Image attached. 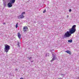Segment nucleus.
Returning a JSON list of instances; mask_svg holds the SVG:
<instances>
[{
	"label": "nucleus",
	"instance_id": "nucleus-14",
	"mask_svg": "<svg viewBox=\"0 0 79 79\" xmlns=\"http://www.w3.org/2000/svg\"><path fill=\"white\" fill-rule=\"evenodd\" d=\"M25 13H26V12H23L22 13V15H24V14H25Z\"/></svg>",
	"mask_w": 79,
	"mask_h": 79
},
{
	"label": "nucleus",
	"instance_id": "nucleus-19",
	"mask_svg": "<svg viewBox=\"0 0 79 79\" xmlns=\"http://www.w3.org/2000/svg\"><path fill=\"white\" fill-rule=\"evenodd\" d=\"M3 24H4V25H5V24H6V23H3Z\"/></svg>",
	"mask_w": 79,
	"mask_h": 79
},
{
	"label": "nucleus",
	"instance_id": "nucleus-20",
	"mask_svg": "<svg viewBox=\"0 0 79 79\" xmlns=\"http://www.w3.org/2000/svg\"><path fill=\"white\" fill-rule=\"evenodd\" d=\"M20 79H24V78H22V77H21Z\"/></svg>",
	"mask_w": 79,
	"mask_h": 79
},
{
	"label": "nucleus",
	"instance_id": "nucleus-10",
	"mask_svg": "<svg viewBox=\"0 0 79 79\" xmlns=\"http://www.w3.org/2000/svg\"><path fill=\"white\" fill-rule=\"evenodd\" d=\"M10 2H11L12 4L13 3H15V0H11L10 1Z\"/></svg>",
	"mask_w": 79,
	"mask_h": 79
},
{
	"label": "nucleus",
	"instance_id": "nucleus-12",
	"mask_svg": "<svg viewBox=\"0 0 79 79\" xmlns=\"http://www.w3.org/2000/svg\"><path fill=\"white\" fill-rule=\"evenodd\" d=\"M72 42V40H68V42H70V43H71Z\"/></svg>",
	"mask_w": 79,
	"mask_h": 79
},
{
	"label": "nucleus",
	"instance_id": "nucleus-15",
	"mask_svg": "<svg viewBox=\"0 0 79 79\" xmlns=\"http://www.w3.org/2000/svg\"><path fill=\"white\" fill-rule=\"evenodd\" d=\"M6 2H5V3H3V4H4V6H6Z\"/></svg>",
	"mask_w": 79,
	"mask_h": 79
},
{
	"label": "nucleus",
	"instance_id": "nucleus-13",
	"mask_svg": "<svg viewBox=\"0 0 79 79\" xmlns=\"http://www.w3.org/2000/svg\"><path fill=\"white\" fill-rule=\"evenodd\" d=\"M18 23H17L16 25H15V27L16 28H18Z\"/></svg>",
	"mask_w": 79,
	"mask_h": 79
},
{
	"label": "nucleus",
	"instance_id": "nucleus-1",
	"mask_svg": "<svg viewBox=\"0 0 79 79\" xmlns=\"http://www.w3.org/2000/svg\"><path fill=\"white\" fill-rule=\"evenodd\" d=\"M10 49V46L7 44H6L5 45V51L6 53H7Z\"/></svg>",
	"mask_w": 79,
	"mask_h": 79
},
{
	"label": "nucleus",
	"instance_id": "nucleus-16",
	"mask_svg": "<svg viewBox=\"0 0 79 79\" xmlns=\"http://www.w3.org/2000/svg\"><path fill=\"white\" fill-rule=\"evenodd\" d=\"M45 11H46V10L45 9L44 10L43 12V13H45Z\"/></svg>",
	"mask_w": 79,
	"mask_h": 79
},
{
	"label": "nucleus",
	"instance_id": "nucleus-2",
	"mask_svg": "<svg viewBox=\"0 0 79 79\" xmlns=\"http://www.w3.org/2000/svg\"><path fill=\"white\" fill-rule=\"evenodd\" d=\"M69 31H67V32L64 34V37H70L71 35V34Z\"/></svg>",
	"mask_w": 79,
	"mask_h": 79
},
{
	"label": "nucleus",
	"instance_id": "nucleus-8",
	"mask_svg": "<svg viewBox=\"0 0 79 79\" xmlns=\"http://www.w3.org/2000/svg\"><path fill=\"white\" fill-rule=\"evenodd\" d=\"M76 25H74L72 26V27L71 29H74V30L76 31Z\"/></svg>",
	"mask_w": 79,
	"mask_h": 79
},
{
	"label": "nucleus",
	"instance_id": "nucleus-4",
	"mask_svg": "<svg viewBox=\"0 0 79 79\" xmlns=\"http://www.w3.org/2000/svg\"><path fill=\"white\" fill-rule=\"evenodd\" d=\"M23 31L24 32H26L28 29V27L27 26H24L23 27Z\"/></svg>",
	"mask_w": 79,
	"mask_h": 79
},
{
	"label": "nucleus",
	"instance_id": "nucleus-7",
	"mask_svg": "<svg viewBox=\"0 0 79 79\" xmlns=\"http://www.w3.org/2000/svg\"><path fill=\"white\" fill-rule=\"evenodd\" d=\"M17 35L19 39H21V34H20L19 32H18L17 34Z\"/></svg>",
	"mask_w": 79,
	"mask_h": 79
},
{
	"label": "nucleus",
	"instance_id": "nucleus-18",
	"mask_svg": "<svg viewBox=\"0 0 79 79\" xmlns=\"http://www.w3.org/2000/svg\"><path fill=\"white\" fill-rule=\"evenodd\" d=\"M69 11L70 12H71V9H70V10H69Z\"/></svg>",
	"mask_w": 79,
	"mask_h": 79
},
{
	"label": "nucleus",
	"instance_id": "nucleus-6",
	"mask_svg": "<svg viewBox=\"0 0 79 79\" xmlns=\"http://www.w3.org/2000/svg\"><path fill=\"white\" fill-rule=\"evenodd\" d=\"M18 19H23V18H24V16L23 15H20L18 16Z\"/></svg>",
	"mask_w": 79,
	"mask_h": 79
},
{
	"label": "nucleus",
	"instance_id": "nucleus-22",
	"mask_svg": "<svg viewBox=\"0 0 79 79\" xmlns=\"http://www.w3.org/2000/svg\"><path fill=\"white\" fill-rule=\"evenodd\" d=\"M59 79H61V78H59Z\"/></svg>",
	"mask_w": 79,
	"mask_h": 79
},
{
	"label": "nucleus",
	"instance_id": "nucleus-11",
	"mask_svg": "<svg viewBox=\"0 0 79 79\" xmlns=\"http://www.w3.org/2000/svg\"><path fill=\"white\" fill-rule=\"evenodd\" d=\"M55 60V57H53V58H52V60H51V62L53 61H54V60Z\"/></svg>",
	"mask_w": 79,
	"mask_h": 79
},
{
	"label": "nucleus",
	"instance_id": "nucleus-5",
	"mask_svg": "<svg viewBox=\"0 0 79 79\" xmlns=\"http://www.w3.org/2000/svg\"><path fill=\"white\" fill-rule=\"evenodd\" d=\"M12 3H11V2H9L7 4L8 7L9 8H11V7H12L13 6Z\"/></svg>",
	"mask_w": 79,
	"mask_h": 79
},
{
	"label": "nucleus",
	"instance_id": "nucleus-21",
	"mask_svg": "<svg viewBox=\"0 0 79 79\" xmlns=\"http://www.w3.org/2000/svg\"><path fill=\"white\" fill-rule=\"evenodd\" d=\"M67 18H68V17H69V15H67Z\"/></svg>",
	"mask_w": 79,
	"mask_h": 79
},
{
	"label": "nucleus",
	"instance_id": "nucleus-9",
	"mask_svg": "<svg viewBox=\"0 0 79 79\" xmlns=\"http://www.w3.org/2000/svg\"><path fill=\"white\" fill-rule=\"evenodd\" d=\"M65 52H66V53H68L69 55H71V52L69 50L66 51Z\"/></svg>",
	"mask_w": 79,
	"mask_h": 79
},
{
	"label": "nucleus",
	"instance_id": "nucleus-23",
	"mask_svg": "<svg viewBox=\"0 0 79 79\" xmlns=\"http://www.w3.org/2000/svg\"><path fill=\"white\" fill-rule=\"evenodd\" d=\"M33 61H32V62Z\"/></svg>",
	"mask_w": 79,
	"mask_h": 79
},
{
	"label": "nucleus",
	"instance_id": "nucleus-3",
	"mask_svg": "<svg viewBox=\"0 0 79 79\" xmlns=\"http://www.w3.org/2000/svg\"><path fill=\"white\" fill-rule=\"evenodd\" d=\"M76 31V30L74 29L71 28V29H70L69 31V32H70V34L71 35V34H74V33Z\"/></svg>",
	"mask_w": 79,
	"mask_h": 79
},
{
	"label": "nucleus",
	"instance_id": "nucleus-17",
	"mask_svg": "<svg viewBox=\"0 0 79 79\" xmlns=\"http://www.w3.org/2000/svg\"><path fill=\"white\" fill-rule=\"evenodd\" d=\"M29 60H31V58H32V57H28Z\"/></svg>",
	"mask_w": 79,
	"mask_h": 79
}]
</instances>
